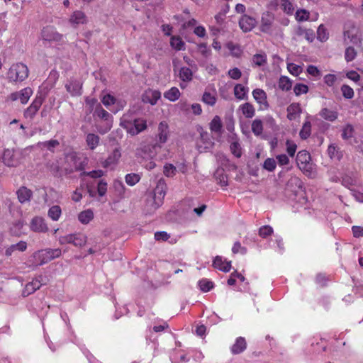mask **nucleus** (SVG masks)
Instances as JSON below:
<instances>
[{"instance_id": "a19ab883", "label": "nucleus", "mask_w": 363, "mask_h": 363, "mask_svg": "<svg viewBox=\"0 0 363 363\" xmlns=\"http://www.w3.org/2000/svg\"><path fill=\"white\" fill-rule=\"evenodd\" d=\"M95 114H96L99 118L104 121H108L109 118H112L111 115L104 110L100 104L96 108Z\"/></svg>"}, {"instance_id": "a18cd8bd", "label": "nucleus", "mask_w": 363, "mask_h": 363, "mask_svg": "<svg viewBox=\"0 0 363 363\" xmlns=\"http://www.w3.org/2000/svg\"><path fill=\"white\" fill-rule=\"evenodd\" d=\"M253 64L256 66H262L267 62V56L263 54H256L252 57Z\"/></svg>"}, {"instance_id": "20e7f679", "label": "nucleus", "mask_w": 363, "mask_h": 363, "mask_svg": "<svg viewBox=\"0 0 363 363\" xmlns=\"http://www.w3.org/2000/svg\"><path fill=\"white\" fill-rule=\"evenodd\" d=\"M161 145L155 142L152 144L143 145L140 149L137 150V155L143 158H153L156 155Z\"/></svg>"}, {"instance_id": "4468645a", "label": "nucleus", "mask_w": 363, "mask_h": 363, "mask_svg": "<svg viewBox=\"0 0 363 363\" xmlns=\"http://www.w3.org/2000/svg\"><path fill=\"white\" fill-rule=\"evenodd\" d=\"M121 156L120 150L116 148L107 159L102 162L103 167L108 168L112 165L116 164Z\"/></svg>"}, {"instance_id": "1a4fd4ad", "label": "nucleus", "mask_w": 363, "mask_h": 363, "mask_svg": "<svg viewBox=\"0 0 363 363\" xmlns=\"http://www.w3.org/2000/svg\"><path fill=\"white\" fill-rule=\"evenodd\" d=\"M65 89L72 96H79L82 94V83L78 80L72 79L65 84Z\"/></svg>"}, {"instance_id": "6e6d98bb", "label": "nucleus", "mask_w": 363, "mask_h": 363, "mask_svg": "<svg viewBox=\"0 0 363 363\" xmlns=\"http://www.w3.org/2000/svg\"><path fill=\"white\" fill-rule=\"evenodd\" d=\"M354 128L352 125L347 124L343 129L342 137L344 140H348L353 137Z\"/></svg>"}, {"instance_id": "0eeeda50", "label": "nucleus", "mask_w": 363, "mask_h": 363, "mask_svg": "<svg viewBox=\"0 0 363 363\" xmlns=\"http://www.w3.org/2000/svg\"><path fill=\"white\" fill-rule=\"evenodd\" d=\"M42 38L44 40L60 42L62 40L63 35L57 33L52 27L48 26L42 30Z\"/></svg>"}, {"instance_id": "4d7b16f0", "label": "nucleus", "mask_w": 363, "mask_h": 363, "mask_svg": "<svg viewBox=\"0 0 363 363\" xmlns=\"http://www.w3.org/2000/svg\"><path fill=\"white\" fill-rule=\"evenodd\" d=\"M273 233V229L269 225H264L261 227L259 230V235L260 237L265 238L267 236L272 235Z\"/></svg>"}, {"instance_id": "e2e57ef3", "label": "nucleus", "mask_w": 363, "mask_h": 363, "mask_svg": "<svg viewBox=\"0 0 363 363\" xmlns=\"http://www.w3.org/2000/svg\"><path fill=\"white\" fill-rule=\"evenodd\" d=\"M74 234H69L59 238V242L60 245L72 244L74 243Z\"/></svg>"}, {"instance_id": "3c124183", "label": "nucleus", "mask_w": 363, "mask_h": 363, "mask_svg": "<svg viewBox=\"0 0 363 363\" xmlns=\"http://www.w3.org/2000/svg\"><path fill=\"white\" fill-rule=\"evenodd\" d=\"M294 91L296 96H299L301 94H306L308 91V87L304 84L298 83L294 86Z\"/></svg>"}, {"instance_id": "8fccbe9b", "label": "nucleus", "mask_w": 363, "mask_h": 363, "mask_svg": "<svg viewBox=\"0 0 363 363\" xmlns=\"http://www.w3.org/2000/svg\"><path fill=\"white\" fill-rule=\"evenodd\" d=\"M357 55V52L353 47H348L345 50V58L347 62L352 61Z\"/></svg>"}, {"instance_id": "c85d7f7f", "label": "nucleus", "mask_w": 363, "mask_h": 363, "mask_svg": "<svg viewBox=\"0 0 363 363\" xmlns=\"http://www.w3.org/2000/svg\"><path fill=\"white\" fill-rule=\"evenodd\" d=\"M94 218V213L91 209L82 211L78 215L79 220L83 224L89 223Z\"/></svg>"}, {"instance_id": "a211bd4d", "label": "nucleus", "mask_w": 363, "mask_h": 363, "mask_svg": "<svg viewBox=\"0 0 363 363\" xmlns=\"http://www.w3.org/2000/svg\"><path fill=\"white\" fill-rule=\"evenodd\" d=\"M162 204H157V199L152 194H149L146 198L147 211L151 213L157 209Z\"/></svg>"}, {"instance_id": "c756f323", "label": "nucleus", "mask_w": 363, "mask_h": 363, "mask_svg": "<svg viewBox=\"0 0 363 363\" xmlns=\"http://www.w3.org/2000/svg\"><path fill=\"white\" fill-rule=\"evenodd\" d=\"M311 123L310 121H306L299 132L300 138L302 140H306L308 138L311 133Z\"/></svg>"}, {"instance_id": "f704fd0d", "label": "nucleus", "mask_w": 363, "mask_h": 363, "mask_svg": "<svg viewBox=\"0 0 363 363\" xmlns=\"http://www.w3.org/2000/svg\"><path fill=\"white\" fill-rule=\"evenodd\" d=\"M247 89L240 84H238L234 87L235 96L238 99H244L245 98Z\"/></svg>"}, {"instance_id": "39448f33", "label": "nucleus", "mask_w": 363, "mask_h": 363, "mask_svg": "<svg viewBox=\"0 0 363 363\" xmlns=\"http://www.w3.org/2000/svg\"><path fill=\"white\" fill-rule=\"evenodd\" d=\"M2 162L5 165L10 167H17L21 163L18 153L10 149L4 151Z\"/></svg>"}, {"instance_id": "09e8293b", "label": "nucleus", "mask_w": 363, "mask_h": 363, "mask_svg": "<svg viewBox=\"0 0 363 363\" xmlns=\"http://www.w3.org/2000/svg\"><path fill=\"white\" fill-rule=\"evenodd\" d=\"M202 101L208 105L213 106L216 102V98L209 92H204L202 96Z\"/></svg>"}, {"instance_id": "b1692460", "label": "nucleus", "mask_w": 363, "mask_h": 363, "mask_svg": "<svg viewBox=\"0 0 363 363\" xmlns=\"http://www.w3.org/2000/svg\"><path fill=\"white\" fill-rule=\"evenodd\" d=\"M18 199L21 203H24L30 200L32 196V191L25 186L21 187L17 191Z\"/></svg>"}, {"instance_id": "dca6fc26", "label": "nucleus", "mask_w": 363, "mask_h": 363, "mask_svg": "<svg viewBox=\"0 0 363 363\" xmlns=\"http://www.w3.org/2000/svg\"><path fill=\"white\" fill-rule=\"evenodd\" d=\"M27 248V243L24 241H20L16 244H13L5 250L4 255L6 257L11 256L14 252H24Z\"/></svg>"}, {"instance_id": "ddd939ff", "label": "nucleus", "mask_w": 363, "mask_h": 363, "mask_svg": "<svg viewBox=\"0 0 363 363\" xmlns=\"http://www.w3.org/2000/svg\"><path fill=\"white\" fill-rule=\"evenodd\" d=\"M161 94L159 91L149 89L145 91L143 96V101L145 103H150L155 105L159 99H160Z\"/></svg>"}, {"instance_id": "f03ea898", "label": "nucleus", "mask_w": 363, "mask_h": 363, "mask_svg": "<svg viewBox=\"0 0 363 363\" xmlns=\"http://www.w3.org/2000/svg\"><path fill=\"white\" fill-rule=\"evenodd\" d=\"M61 250L57 249H45L40 250L34 254V259L38 265L46 264L55 258H57L61 255Z\"/></svg>"}, {"instance_id": "052dcab7", "label": "nucleus", "mask_w": 363, "mask_h": 363, "mask_svg": "<svg viewBox=\"0 0 363 363\" xmlns=\"http://www.w3.org/2000/svg\"><path fill=\"white\" fill-rule=\"evenodd\" d=\"M176 172V167L172 164H167L164 167V174L167 177H173Z\"/></svg>"}, {"instance_id": "58836bf2", "label": "nucleus", "mask_w": 363, "mask_h": 363, "mask_svg": "<svg viewBox=\"0 0 363 363\" xmlns=\"http://www.w3.org/2000/svg\"><path fill=\"white\" fill-rule=\"evenodd\" d=\"M171 46L177 50H184V43L180 37L173 36L170 40Z\"/></svg>"}, {"instance_id": "13d9d810", "label": "nucleus", "mask_w": 363, "mask_h": 363, "mask_svg": "<svg viewBox=\"0 0 363 363\" xmlns=\"http://www.w3.org/2000/svg\"><path fill=\"white\" fill-rule=\"evenodd\" d=\"M287 68L289 72L294 76L299 75L300 73L302 72V67L294 63L289 64Z\"/></svg>"}, {"instance_id": "473e14b6", "label": "nucleus", "mask_w": 363, "mask_h": 363, "mask_svg": "<svg viewBox=\"0 0 363 363\" xmlns=\"http://www.w3.org/2000/svg\"><path fill=\"white\" fill-rule=\"evenodd\" d=\"M180 91L177 87H172L164 94V96L171 101H174L179 99Z\"/></svg>"}, {"instance_id": "72a5a7b5", "label": "nucleus", "mask_w": 363, "mask_h": 363, "mask_svg": "<svg viewBox=\"0 0 363 363\" xmlns=\"http://www.w3.org/2000/svg\"><path fill=\"white\" fill-rule=\"evenodd\" d=\"M39 146L43 148H46L50 152H54L55 148L60 145V143L57 140H50L38 143Z\"/></svg>"}, {"instance_id": "5701e85b", "label": "nucleus", "mask_w": 363, "mask_h": 363, "mask_svg": "<svg viewBox=\"0 0 363 363\" xmlns=\"http://www.w3.org/2000/svg\"><path fill=\"white\" fill-rule=\"evenodd\" d=\"M214 177L218 184L221 186H225L228 185V177L225 174V170L223 168H218L214 173Z\"/></svg>"}, {"instance_id": "69168bd1", "label": "nucleus", "mask_w": 363, "mask_h": 363, "mask_svg": "<svg viewBox=\"0 0 363 363\" xmlns=\"http://www.w3.org/2000/svg\"><path fill=\"white\" fill-rule=\"evenodd\" d=\"M104 174V171L102 170H93L91 172H83L81 175H87L91 177V178H100Z\"/></svg>"}, {"instance_id": "412c9836", "label": "nucleus", "mask_w": 363, "mask_h": 363, "mask_svg": "<svg viewBox=\"0 0 363 363\" xmlns=\"http://www.w3.org/2000/svg\"><path fill=\"white\" fill-rule=\"evenodd\" d=\"M295 34L299 37L303 36L304 38L309 42H312L314 39V33L312 30L305 29L301 26H298L296 29Z\"/></svg>"}, {"instance_id": "2f4dec72", "label": "nucleus", "mask_w": 363, "mask_h": 363, "mask_svg": "<svg viewBox=\"0 0 363 363\" xmlns=\"http://www.w3.org/2000/svg\"><path fill=\"white\" fill-rule=\"evenodd\" d=\"M179 76L183 82H190L192 79L193 73L189 68L183 67L179 70Z\"/></svg>"}, {"instance_id": "bf43d9fd", "label": "nucleus", "mask_w": 363, "mask_h": 363, "mask_svg": "<svg viewBox=\"0 0 363 363\" xmlns=\"http://www.w3.org/2000/svg\"><path fill=\"white\" fill-rule=\"evenodd\" d=\"M44 279L45 278L42 275H40L33 279L30 283L33 286L34 290L36 291L39 289L43 284H45Z\"/></svg>"}, {"instance_id": "cd10ccee", "label": "nucleus", "mask_w": 363, "mask_h": 363, "mask_svg": "<svg viewBox=\"0 0 363 363\" xmlns=\"http://www.w3.org/2000/svg\"><path fill=\"white\" fill-rule=\"evenodd\" d=\"M99 140V136L94 133H89L86 138V144L91 150H94L98 146Z\"/></svg>"}, {"instance_id": "423d86ee", "label": "nucleus", "mask_w": 363, "mask_h": 363, "mask_svg": "<svg viewBox=\"0 0 363 363\" xmlns=\"http://www.w3.org/2000/svg\"><path fill=\"white\" fill-rule=\"evenodd\" d=\"M44 99L45 97L41 94L37 95L35 99L30 104V106L28 107L24 111V116L26 118H33V117L35 116L36 113L42 106Z\"/></svg>"}, {"instance_id": "864d4df0", "label": "nucleus", "mask_w": 363, "mask_h": 363, "mask_svg": "<svg viewBox=\"0 0 363 363\" xmlns=\"http://www.w3.org/2000/svg\"><path fill=\"white\" fill-rule=\"evenodd\" d=\"M341 91L345 99H350L354 96L353 89L347 84H343L341 86Z\"/></svg>"}, {"instance_id": "7c9ffc66", "label": "nucleus", "mask_w": 363, "mask_h": 363, "mask_svg": "<svg viewBox=\"0 0 363 363\" xmlns=\"http://www.w3.org/2000/svg\"><path fill=\"white\" fill-rule=\"evenodd\" d=\"M279 88L283 91H289L292 86V82L288 77L281 76L278 82Z\"/></svg>"}, {"instance_id": "49530a36", "label": "nucleus", "mask_w": 363, "mask_h": 363, "mask_svg": "<svg viewBox=\"0 0 363 363\" xmlns=\"http://www.w3.org/2000/svg\"><path fill=\"white\" fill-rule=\"evenodd\" d=\"M201 140L203 143L204 149H208L211 147L213 145V142L208 138V134L207 132H201L200 133Z\"/></svg>"}, {"instance_id": "aec40b11", "label": "nucleus", "mask_w": 363, "mask_h": 363, "mask_svg": "<svg viewBox=\"0 0 363 363\" xmlns=\"http://www.w3.org/2000/svg\"><path fill=\"white\" fill-rule=\"evenodd\" d=\"M69 21L72 24L78 25V24H84L86 21V17L81 11H74L69 18Z\"/></svg>"}, {"instance_id": "9d476101", "label": "nucleus", "mask_w": 363, "mask_h": 363, "mask_svg": "<svg viewBox=\"0 0 363 363\" xmlns=\"http://www.w3.org/2000/svg\"><path fill=\"white\" fill-rule=\"evenodd\" d=\"M166 184L164 180L160 179L157 184L156 187L152 194V196H155L157 199V204H162L163 199L166 193Z\"/></svg>"}, {"instance_id": "6ab92c4d", "label": "nucleus", "mask_w": 363, "mask_h": 363, "mask_svg": "<svg viewBox=\"0 0 363 363\" xmlns=\"http://www.w3.org/2000/svg\"><path fill=\"white\" fill-rule=\"evenodd\" d=\"M246 341L244 337L237 338L235 343L231 347L232 353L237 354L242 352L246 349Z\"/></svg>"}, {"instance_id": "774afa93", "label": "nucleus", "mask_w": 363, "mask_h": 363, "mask_svg": "<svg viewBox=\"0 0 363 363\" xmlns=\"http://www.w3.org/2000/svg\"><path fill=\"white\" fill-rule=\"evenodd\" d=\"M228 74L233 79H239L242 76V72L238 68L235 67L230 69Z\"/></svg>"}, {"instance_id": "9b49d317", "label": "nucleus", "mask_w": 363, "mask_h": 363, "mask_svg": "<svg viewBox=\"0 0 363 363\" xmlns=\"http://www.w3.org/2000/svg\"><path fill=\"white\" fill-rule=\"evenodd\" d=\"M256 20L247 15H244L239 21V26L243 32H249L256 26Z\"/></svg>"}, {"instance_id": "338daca9", "label": "nucleus", "mask_w": 363, "mask_h": 363, "mask_svg": "<svg viewBox=\"0 0 363 363\" xmlns=\"http://www.w3.org/2000/svg\"><path fill=\"white\" fill-rule=\"evenodd\" d=\"M232 252L234 254H237V253L240 252V253L244 255L247 252V249L245 247L241 246V244L240 242H235L232 248Z\"/></svg>"}, {"instance_id": "4be33fe9", "label": "nucleus", "mask_w": 363, "mask_h": 363, "mask_svg": "<svg viewBox=\"0 0 363 363\" xmlns=\"http://www.w3.org/2000/svg\"><path fill=\"white\" fill-rule=\"evenodd\" d=\"M286 186L296 192L298 189H302L303 182L298 177L292 176L287 182Z\"/></svg>"}, {"instance_id": "de8ad7c7", "label": "nucleus", "mask_w": 363, "mask_h": 363, "mask_svg": "<svg viewBox=\"0 0 363 363\" xmlns=\"http://www.w3.org/2000/svg\"><path fill=\"white\" fill-rule=\"evenodd\" d=\"M108 184L104 179H101L97 184V193L100 196L106 195Z\"/></svg>"}, {"instance_id": "c9c22d12", "label": "nucleus", "mask_w": 363, "mask_h": 363, "mask_svg": "<svg viewBox=\"0 0 363 363\" xmlns=\"http://www.w3.org/2000/svg\"><path fill=\"white\" fill-rule=\"evenodd\" d=\"M252 131L256 136H259L263 132V124L260 119H255L252 123Z\"/></svg>"}, {"instance_id": "2eb2a0df", "label": "nucleus", "mask_w": 363, "mask_h": 363, "mask_svg": "<svg viewBox=\"0 0 363 363\" xmlns=\"http://www.w3.org/2000/svg\"><path fill=\"white\" fill-rule=\"evenodd\" d=\"M30 228L36 232H46L48 229L44 219L40 217H35L33 218Z\"/></svg>"}, {"instance_id": "0e129e2a", "label": "nucleus", "mask_w": 363, "mask_h": 363, "mask_svg": "<svg viewBox=\"0 0 363 363\" xmlns=\"http://www.w3.org/2000/svg\"><path fill=\"white\" fill-rule=\"evenodd\" d=\"M286 111L287 112H291L294 114H298L301 113L302 109L298 103H292L287 107Z\"/></svg>"}, {"instance_id": "6e6552de", "label": "nucleus", "mask_w": 363, "mask_h": 363, "mask_svg": "<svg viewBox=\"0 0 363 363\" xmlns=\"http://www.w3.org/2000/svg\"><path fill=\"white\" fill-rule=\"evenodd\" d=\"M274 20V17L272 13L269 12L264 13L261 18L260 30L266 33H271Z\"/></svg>"}, {"instance_id": "5fc2aeb1", "label": "nucleus", "mask_w": 363, "mask_h": 363, "mask_svg": "<svg viewBox=\"0 0 363 363\" xmlns=\"http://www.w3.org/2000/svg\"><path fill=\"white\" fill-rule=\"evenodd\" d=\"M276 167L277 162L274 158H267L264 162L263 168L269 172L274 171Z\"/></svg>"}, {"instance_id": "e433bc0d", "label": "nucleus", "mask_w": 363, "mask_h": 363, "mask_svg": "<svg viewBox=\"0 0 363 363\" xmlns=\"http://www.w3.org/2000/svg\"><path fill=\"white\" fill-rule=\"evenodd\" d=\"M310 160L311 155L307 151L302 150L298 152L296 156V161L298 164L301 163L302 164H306L310 162Z\"/></svg>"}, {"instance_id": "393cba45", "label": "nucleus", "mask_w": 363, "mask_h": 363, "mask_svg": "<svg viewBox=\"0 0 363 363\" xmlns=\"http://www.w3.org/2000/svg\"><path fill=\"white\" fill-rule=\"evenodd\" d=\"M210 129L212 132L218 133L219 135L222 133L223 124L220 118L218 116H214L213 120L211 121Z\"/></svg>"}, {"instance_id": "bb28decb", "label": "nucleus", "mask_w": 363, "mask_h": 363, "mask_svg": "<svg viewBox=\"0 0 363 363\" xmlns=\"http://www.w3.org/2000/svg\"><path fill=\"white\" fill-rule=\"evenodd\" d=\"M242 114L247 118H252L255 114V109L250 103H245L240 106Z\"/></svg>"}, {"instance_id": "37998d69", "label": "nucleus", "mask_w": 363, "mask_h": 363, "mask_svg": "<svg viewBox=\"0 0 363 363\" xmlns=\"http://www.w3.org/2000/svg\"><path fill=\"white\" fill-rule=\"evenodd\" d=\"M200 289L203 292L209 291L213 287V283L207 279H202L199 281Z\"/></svg>"}, {"instance_id": "79ce46f5", "label": "nucleus", "mask_w": 363, "mask_h": 363, "mask_svg": "<svg viewBox=\"0 0 363 363\" xmlns=\"http://www.w3.org/2000/svg\"><path fill=\"white\" fill-rule=\"evenodd\" d=\"M61 215V208L59 206H53L48 211V216L53 220H57Z\"/></svg>"}, {"instance_id": "ea45409f", "label": "nucleus", "mask_w": 363, "mask_h": 363, "mask_svg": "<svg viewBox=\"0 0 363 363\" xmlns=\"http://www.w3.org/2000/svg\"><path fill=\"white\" fill-rule=\"evenodd\" d=\"M73 240L74 241L73 243L74 246L82 247L86 244L87 238L86 235L82 233H74Z\"/></svg>"}, {"instance_id": "f257e3e1", "label": "nucleus", "mask_w": 363, "mask_h": 363, "mask_svg": "<svg viewBox=\"0 0 363 363\" xmlns=\"http://www.w3.org/2000/svg\"><path fill=\"white\" fill-rule=\"evenodd\" d=\"M28 67L21 62L13 64L8 72V78L12 82H23L28 77Z\"/></svg>"}, {"instance_id": "7ed1b4c3", "label": "nucleus", "mask_w": 363, "mask_h": 363, "mask_svg": "<svg viewBox=\"0 0 363 363\" xmlns=\"http://www.w3.org/2000/svg\"><path fill=\"white\" fill-rule=\"evenodd\" d=\"M121 125L132 135H135L147 128L146 121L143 118H136L133 121L123 120Z\"/></svg>"}, {"instance_id": "c03bdc74", "label": "nucleus", "mask_w": 363, "mask_h": 363, "mask_svg": "<svg viewBox=\"0 0 363 363\" xmlns=\"http://www.w3.org/2000/svg\"><path fill=\"white\" fill-rule=\"evenodd\" d=\"M125 182L127 183L128 185L134 186L138 182H139V181L140 179V177L138 174L130 173V174H128L125 176Z\"/></svg>"}, {"instance_id": "680f3d73", "label": "nucleus", "mask_w": 363, "mask_h": 363, "mask_svg": "<svg viewBox=\"0 0 363 363\" xmlns=\"http://www.w3.org/2000/svg\"><path fill=\"white\" fill-rule=\"evenodd\" d=\"M317 35L318 39L322 42L325 41L328 39V33L326 32V29L323 25L319 26L318 28Z\"/></svg>"}, {"instance_id": "603ef678", "label": "nucleus", "mask_w": 363, "mask_h": 363, "mask_svg": "<svg viewBox=\"0 0 363 363\" xmlns=\"http://www.w3.org/2000/svg\"><path fill=\"white\" fill-rule=\"evenodd\" d=\"M231 152L238 158H240L242 155V150L240 145L238 142L235 141L230 145Z\"/></svg>"}, {"instance_id": "f3484780", "label": "nucleus", "mask_w": 363, "mask_h": 363, "mask_svg": "<svg viewBox=\"0 0 363 363\" xmlns=\"http://www.w3.org/2000/svg\"><path fill=\"white\" fill-rule=\"evenodd\" d=\"M252 95L255 101L264 106L265 108L269 107V104L267 101V94L261 89H255L252 91Z\"/></svg>"}, {"instance_id": "4c0bfd02", "label": "nucleus", "mask_w": 363, "mask_h": 363, "mask_svg": "<svg viewBox=\"0 0 363 363\" xmlns=\"http://www.w3.org/2000/svg\"><path fill=\"white\" fill-rule=\"evenodd\" d=\"M33 94V90L30 87H26L19 91V99L22 104H26L30 96Z\"/></svg>"}, {"instance_id": "a878e982", "label": "nucleus", "mask_w": 363, "mask_h": 363, "mask_svg": "<svg viewBox=\"0 0 363 363\" xmlns=\"http://www.w3.org/2000/svg\"><path fill=\"white\" fill-rule=\"evenodd\" d=\"M320 116L328 121H334L337 118L338 113L336 111H331L327 108H323L320 111Z\"/></svg>"}, {"instance_id": "f8f14e48", "label": "nucleus", "mask_w": 363, "mask_h": 363, "mask_svg": "<svg viewBox=\"0 0 363 363\" xmlns=\"http://www.w3.org/2000/svg\"><path fill=\"white\" fill-rule=\"evenodd\" d=\"M168 128V125L166 122L162 121L160 123L157 129L158 133L155 142H157L160 145L161 144L166 143L167 140L169 133Z\"/></svg>"}]
</instances>
